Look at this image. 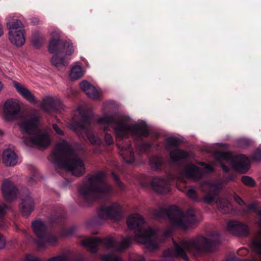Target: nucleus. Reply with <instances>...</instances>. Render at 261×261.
Wrapping results in <instances>:
<instances>
[{
  "label": "nucleus",
  "instance_id": "obj_1",
  "mask_svg": "<svg viewBox=\"0 0 261 261\" xmlns=\"http://www.w3.org/2000/svg\"><path fill=\"white\" fill-rule=\"evenodd\" d=\"M106 174L99 171L88 175V181L78 189L77 203L80 206L89 204L95 201L107 202L113 195V188L105 181Z\"/></svg>",
  "mask_w": 261,
  "mask_h": 261
},
{
  "label": "nucleus",
  "instance_id": "obj_2",
  "mask_svg": "<svg viewBox=\"0 0 261 261\" xmlns=\"http://www.w3.org/2000/svg\"><path fill=\"white\" fill-rule=\"evenodd\" d=\"M127 120L125 116H121L120 120H117L115 115L106 114L98 118L97 122L99 124H105L103 132L105 141L108 146L113 144L114 141L112 135L108 133L109 130V125L114 124V130L116 137L120 139L128 138L130 134L135 137L138 140H142V138H147L150 135L148 126L145 122L127 124L124 122Z\"/></svg>",
  "mask_w": 261,
  "mask_h": 261
},
{
  "label": "nucleus",
  "instance_id": "obj_3",
  "mask_svg": "<svg viewBox=\"0 0 261 261\" xmlns=\"http://www.w3.org/2000/svg\"><path fill=\"white\" fill-rule=\"evenodd\" d=\"M75 156L74 149L65 140L58 143L48 159L58 168L70 171L72 175L79 177L85 172L83 161Z\"/></svg>",
  "mask_w": 261,
  "mask_h": 261
},
{
  "label": "nucleus",
  "instance_id": "obj_4",
  "mask_svg": "<svg viewBox=\"0 0 261 261\" xmlns=\"http://www.w3.org/2000/svg\"><path fill=\"white\" fill-rule=\"evenodd\" d=\"M152 215L158 220L164 219L167 216L172 226L184 230L197 223L195 211L192 207L189 208L184 213L177 206L172 205L168 208L154 210Z\"/></svg>",
  "mask_w": 261,
  "mask_h": 261
},
{
  "label": "nucleus",
  "instance_id": "obj_5",
  "mask_svg": "<svg viewBox=\"0 0 261 261\" xmlns=\"http://www.w3.org/2000/svg\"><path fill=\"white\" fill-rule=\"evenodd\" d=\"M220 240L217 238L214 240L201 237L200 241L192 240L183 241L182 246H180L175 241L173 240V251L168 250L167 256L170 257H181L186 261H189V257L186 251L191 253L214 252L220 244Z\"/></svg>",
  "mask_w": 261,
  "mask_h": 261
},
{
  "label": "nucleus",
  "instance_id": "obj_6",
  "mask_svg": "<svg viewBox=\"0 0 261 261\" xmlns=\"http://www.w3.org/2000/svg\"><path fill=\"white\" fill-rule=\"evenodd\" d=\"M126 222L128 228L134 230L136 241L147 245L152 249L158 248L155 231L151 228L146 229L144 227L145 222L141 215H130L127 219Z\"/></svg>",
  "mask_w": 261,
  "mask_h": 261
},
{
  "label": "nucleus",
  "instance_id": "obj_7",
  "mask_svg": "<svg viewBox=\"0 0 261 261\" xmlns=\"http://www.w3.org/2000/svg\"><path fill=\"white\" fill-rule=\"evenodd\" d=\"M48 50L53 54L50 62L59 70H64L68 65L66 56L74 53L72 43L69 40H64L59 38L52 37L49 41Z\"/></svg>",
  "mask_w": 261,
  "mask_h": 261
},
{
  "label": "nucleus",
  "instance_id": "obj_8",
  "mask_svg": "<svg viewBox=\"0 0 261 261\" xmlns=\"http://www.w3.org/2000/svg\"><path fill=\"white\" fill-rule=\"evenodd\" d=\"M37 119L36 117L28 118L21 116L18 125L22 132L28 134L29 136L24 138L23 142L28 146L36 145L40 147H46L50 143L49 136L46 134H36L31 136L38 129Z\"/></svg>",
  "mask_w": 261,
  "mask_h": 261
},
{
  "label": "nucleus",
  "instance_id": "obj_9",
  "mask_svg": "<svg viewBox=\"0 0 261 261\" xmlns=\"http://www.w3.org/2000/svg\"><path fill=\"white\" fill-rule=\"evenodd\" d=\"M80 118L72 122L70 125L71 129L79 136H83L85 134L90 142L93 145H100L102 143L101 139L95 136L91 130V117L89 114L84 112H80Z\"/></svg>",
  "mask_w": 261,
  "mask_h": 261
},
{
  "label": "nucleus",
  "instance_id": "obj_10",
  "mask_svg": "<svg viewBox=\"0 0 261 261\" xmlns=\"http://www.w3.org/2000/svg\"><path fill=\"white\" fill-rule=\"evenodd\" d=\"M179 139L175 137H170L166 140L165 148L169 151V156L173 162L176 163L189 156V153L178 147Z\"/></svg>",
  "mask_w": 261,
  "mask_h": 261
},
{
  "label": "nucleus",
  "instance_id": "obj_11",
  "mask_svg": "<svg viewBox=\"0 0 261 261\" xmlns=\"http://www.w3.org/2000/svg\"><path fill=\"white\" fill-rule=\"evenodd\" d=\"M122 211L121 205L115 202L109 206H101L97 211V215L100 220L119 221L122 218Z\"/></svg>",
  "mask_w": 261,
  "mask_h": 261
},
{
  "label": "nucleus",
  "instance_id": "obj_12",
  "mask_svg": "<svg viewBox=\"0 0 261 261\" xmlns=\"http://www.w3.org/2000/svg\"><path fill=\"white\" fill-rule=\"evenodd\" d=\"M103 244L107 247H113L114 245V240L112 238H107L103 240L99 238L91 237L87 238L82 242V245L86 247L87 250L91 253H96L98 250L99 245Z\"/></svg>",
  "mask_w": 261,
  "mask_h": 261
},
{
  "label": "nucleus",
  "instance_id": "obj_13",
  "mask_svg": "<svg viewBox=\"0 0 261 261\" xmlns=\"http://www.w3.org/2000/svg\"><path fill=\"white\" fill-rule=\"evenodd\" d=\"M20 111L19 103L12 99L6 100L4 105V119L7 121L15 120Z\"/></svg>",
  "mask_w": 261,
  "mask_h": 261
},
{
  "label": "nucleus",
  "instance_id": "obj_14",
  "mask_svg": "<svg viewBox=\"0 0 261 261\" xmlns=\"http://www.w3.org/2000/svg\"><path fill=\"white\" fill-rule=\"evenodd\" d=\"M229 231L234 235L246 237L249 234V228L246 224L237 221H230L227 224Z\"/></svg>",
  "mask_w": 261,
  "mask_h": 261
},
{
  "label": "nucleus",
  "instance_id": "obj_15",
  "mask_svg": "<svg viewBox=\"0 0 261 261\" xmlns=\"http://www.w3.org/2000/svg\"><path fill=\"white\" fill-rule=\"evenodd\" d=\"M40 106L42 110L48 113L57 112L63 108L62 102L51 97L43 98Z\"/></svg>",
  "mask_w": 261,
  "mask_h": 261
},
{
  "label": "nucleus",
  "instance_id": "obj_16",
  "mask_svg": "<svg viewBox=\"0 0 261 261\" xmlns=\"http://www.w3.org/2000/svg\"><path fill=\"white\" fill-rule=\"evenodd\" d=\"M2 191L5 200L11 202L16 198L17 188L13 182L5 179L2 186Z\"/></svg>",
  "mask_w": 261,
  "mask_h": 261
},
{
  "label": "nucleus",
  "instance_id": "obj_17",
  "mask_svg": "<svg viewBox=\"0 0 261 261\" xmlns=\"http://www.w3.org/2000/svg\"><path fill=\"white\" fill-rule=\"evenodd\" d=\"M151 187L154 191L160 194H166L170 191V185L169 181L158 177L153 178L151 182Z\"/></svg>",
  "mask_w": 261,
  "mask_h": 261
},
{
  "label": "nucleus",
  "instance_id": "obj_18",
  "mask_svg": "<svg viewBox=\"0 0 261 261\" xmlns=\"http://www.w3.org/2000/svg\"><path fill=\"white\" fill-rule=\"evenodd\" d=\"M35 207L34 200L30 195H27L22 198L19 204V208L23 216L28 217L34 211Z\"/></svg>",
  "mask_w": 261,
  "mask_h": 261
},
{
  "label": "nucleus",
  "instance_id": "obj_19",
  "mask_svg": "<svg viewBox=\"0 0 261 261\" xmlns=\"http://www.w3.org/2000/svg\"><path fill=\"white\" fill-rule=\"evenodd\" d=\"M232 166L236 170L246 173L250 167L248 158L243 154L236 156L232 161Z\"/></svg>",
  "mask_w": 261,
  "mask_h": 261
},
{
  "label": "nucleus",
  "instance_id": "obj_20",
  "mask_svg": "<svg viewBox=\"0 0 261 261\" xmlns=\"http://www.w3.org/2000/svg\"><path fill=\"white\" fill-rule=\"evenodd\" d=\"M117 145L120 149V154L124 161L129 164L133 163L135 161V156L130 142L125 145L121 146L119 144Z\"/></svg>",
  "mask_w": 261,
  "mask_h": 261
},
{
  "label": "nucleus",
  "instance_id": "obj_21",
  "mask_svg": "<svg viewBox=\"0 0 261 261\" xmlns=\"http://www.w3.org/2000/svg\"><path fill=\"white\" fill-rule=\"evenodd\" d=\"M184 174L187 177L195 180H199L202 177V171L200 167L194 164L186 166L184 170Z\"/></svg>",
  "mask_w": 261,
  "mask_h": 261
},
{
  "label": "nucleus",
  "instance_id": "obj_22",
  "mask_svg": "<svg viewBox=\"0 0 261 261\" xmlns=\"http://www.w3.org/2000/svg\"><path fill=\"white\" fill-rule=\"evenodd\" d=\"M81 89L89 98L97 100L99 97V92L95 87L87 81H83L80 83Z\"/></svg>",
  "mask_w": 261,
  "mask_h": 261
},
{
  "label": "nucleus",
  "instance_id": "obj_23",
  "mask_svg": "<svg viewBox=\"0 0 261 261\" xmlns=\"http://www.w3.org/2000/svg\"><path fill=\"white\" fill-rule=\"evenodd\" d=\"M32 229L35 233L37 240L44 237L47 232V228L45 223L40 220H36L32 223Z\"/></svg>",
  "mask_w": 261,
  "mask_h": 261
},
{
  "label": "nucleus",
  "instance_id": "obj_24",
  "mask_svg": "<svg viewBox=\"0 0 261 261\" xmlns=\"http://www.w3.org/2000/svg\"><path fill=\"white\" fill-rule=\"evenodd\" d=\"M205 186L207 188L206 194L203 198V201L207 203H211L215 201L216 197L218 194L217 187L209 182H205L202 186Z\"/></svg>",
  "mask_w": 261,
  "mask_h": 261
},
{
  "label": "nucleus",
  "instance_id": "obj_25",
  "mask_svg": "<svg viewBox=\"0 0 261 261\" xmlns=\"http://www.w3.org/2000/svg\"><path fill=\"white\" fill-rule=\"evenodd\" d=\"M18 156L16 153L10 149L5 150L3 153V161L7 166H14L16 165Z\"/></svg>",
  "mask_w": 261,
  "mask_h": 261
},
{
  "label": "nucleus",
  "instance_id": "obj_26",
  "mask_svg": "<svg viewBox=\"0 0 261 261\" xmlns=\"http://www.w3.org/2000/svg\"><path fill=\"white\" fill-rule=\"evenodd\" d=\"M14 85L17 92L28 101L32 103H37L35 96L27 88L16 82L14 83Z\"/></svg>",
  "mask_w": 261,
  "mask_h": 261
},
{
  "label": "nucleus",
  "instance_id": "obj_27",
  "mask_svg": "<svg viewBox=\"0 0 261 261\" xmlns=\"http://www.w3.org/2000/svg\"><path fill=\"white\" fill-rule=\"evenodd\" d=\"M9 34L10 41L17 46H21L25 43L24 31L20 30L12 33H9Z\"/></svg>",
  "mask_w": 261,
  "mask_h": 261
},
{
  "label": "nucleus",
  "instance_id": "obj_28",
  "mask_svg": "<svg viewBox=\"0 0 261 261\" xmlns=\"http://www.w3.org/2000/svg\"><path fill=\"white\" fill-rule=\"evenodd\" d=\"M58 242V238L56 236L53 234H49L47 232L44 235V237L40 240H36V244L40 248H43L45 247L46 244L55 245Z\"/></svg>",
  "mask_w": 261,
  "mask_h": 261
},
{
  "label": "nucleus",
  "instance_id": "obj_29",
  "mask_svg": "<svg viewBox=\"0 0 261 261\" xmlns=\"http://www.w3.org/2000/svg\"><path fill=\"white\" fill-rule=\"evenodd\" d=\"M149 164L152 170L160 171L164 165V160L161 156L153 155L149 159Z\"/></svg>",
  "mask_w": 261,
  "mask_h": 261
},
{
  "label": "nucleus",
  "instance_id": "obj_30",
  "mask_svg": "<svg viewBox=\"0 0 261 261\" xmlns=\"http://www.w3.org/2000/svg\"><path fill=\"white\" fill-rule=\"evenodd\" d=\"M7 27L9 30V33H12L15 31H24L23 24L19 19H14L7 23Z\"/></svg>",
  "mask_w": 261,
  "mask_h": 261
},
{
  "label": "nucleus",
  "instance_id": "obj_31",
  "mask_svg": "<svg viewBox=\"0 0 261 261\" xmlns=\"http://www.w3.org/2000/svg\"><path fill=\"white\" fill-rule=\"evenodd\" d=\"M217 208L221 212L227 214L230 211V202L225 198H219L217 201Z\"/></svg>",
  "mask_w": 261,
  "mask_h": 261
},
{
  "label": "nucleus",
  "instance_id": "obj_32",
  "mask_svg": "<svg viewBox=\"0 0 261 261\" xmlns=\"http://www.w3.org/2000/svg\"><path fill=\"white\" fill-rule=\"evenodd\" d=\"M83 76V72L80 66L72 67L69 73V77L72 80H76Z\"/></svg>",
  "mask_w": 261,
  "mask_h": 261
},
{
  "label": "nucleus",
  "instance_id": "obj_33",
  "mask_svg": "<svg viewBox=\"0 0 261 261\" xmlns=\"http://www.w3.org/2000/svg\"><path fill=\"white\" fill-rule=\"evenodd\" d=\"M132 236H127L125 238H123L120 244L118 247V250L123 251L127 249L129 246L132 244Z\"/></svg>",
  "mask_w": 261,
  "mask_h": 261
},
{
  "label": "nucleus",
  "instance_id": "obj_34",
  "mask_svg": "<svg viewBox=\"0 0 261 261\" xmlns=\"http://www.w3.org/2000/svg\"><path fill=\"white\" fill-rule=\"evenodd\" d=\"M152 147V144L149 142H141L137 144V148L141 153L149 152Z\"/></svg>",
  "mask_w": 261,
  "mask_h": 261
},
{
  "label": "nucleus",
  "instance_id": "obj_35",
  "mask_svg": "<svg viewBox=\"0 0 261 261\" xmlns=\"http://www.w3.org/2000/svg\"><path fill=\"white\" fill-rule=\"evenodd\" d=\"M31 41L32 44L36 48H39L42 45L41 38L38 33H35L33 35Z\"/></svg>",
  "mask_w": 261,
  "mask_h": 261
},
{
  "label": "nucleus",
  "instance_id": "obj_36",
  "mask_svg": "<svg viewBox=\"0 0 261 261\" xmlns=\"http://www.w3.org/2000/svg\"><path fill=\"white\" fill-rule=\"evenodd\" d=\"M251 245L256 254L261 257V240L255 239L251 242Z\"/></svg>",
  "mask_w": 261,
  "mask_h": 261
},
{
  "label": "nucleus",
  "instance_id": "obj_37",
  "mask_svg": "<svg viewBox=\"0 0 261 261\" xmlns=\"http://www.w3.org/2000/svg\"><path fill=\"white\" fill-rule=\"evenodd\" d=\"M241 180L242 182L247 186L253 187L256 185L255 181L248 176H243Z\"/></svg>",
  "mask_w": 261,
  "mask_h": 261
},
{
  "label": "nucleus",
  "instance_id": "obj_38",
  "mask_svg": "<svg viewBox=\"0 0 261 261\" xmlns=\"http://www.w3.org/2000/svg\"><path fill=\"white\" fill-rule=\"evenodd\" d=\"M55 215L53 216V218L54 219L53 222L56 223L58 222V219L59 218H62L64 215L63 209L61 206H57L55 210Z\"/></svg>",
  "mask_w": 261,
  "mask_h": 261
},
{
  "label": "nucleus",
  "instance_id": "obj_39",
  "mask_svg": "<svg viewBox=\"0 0 261 261\" xmlns=\"http://www.w3.org/2000/svg\"><path fill=\"white\" fill-rule=\"evenodd\" d=\"M101 259L102 261H121L119 257L112 254H104Z\"/></svg>",
  "mask_w": 261,
  "mask_h": 261
},
{
  "label": "nucleus",
  "instance_id": "obj_40",
  "mask_svg": "<svg viewBox=\"0 0 261 261\" xmlns=\"http://www.w3.org/2000/svg\"><path fill=\"white\" fill-rule=\"evenodd\" d=\"M186 195L190 199L194 201H198L197 192L194 189H189L186 193Z\"/></svg>",
  "mask_w": 261,
  "mask_h": 261
},
{
  "label": "nucleus",
  "instance_id": "obj_41",
  "mask_svg": "<svg viewBox=\"0 0 261 261\" xmlns=\"http://www.w3.org/2000/svg\"><path fill=\"white\" fill-rule=\"evenodd\" d=\"M237 145L242 148H245L249 146L251 144V141L247 139H240L237 140Z\"/></svg>",
  "mask_w": 261,
  "mask_h": 261
},
{
  "label": "nucleus",
  "instance_id": "obj_42",
  "mask_svg": "<svg viewBox=\"0 0 261 261\" xmlns=\"http://www.w3.org/2000/svg\"><path fill=\"white\" fill-rule=\"evenodd\" d=\"M251 159L253 161L257 162L261 160V149H256L252 153Z\"/></svg>",
  "mask_w": 261,
  "mask_h": 261
},
{
  "label": "nucleus",
  "instance_id": "obj_43",
  "mask_svg": "<svg viewBox=\"0 0 261 261\" xmlns=\"http://www.w3.org/2000/svg\"><path fill=\"white\" fill-rule=\"evenodd\" d=\"M47 261H68V257L65 255H59L48 258Z\"/></svg>",
  "mask_w": 261,
  "mask_h": 261
},
{
  "label": "nucleus",
  "instance_id": "obj_44",
  "mask_svg": "<svg viewBox=\"0 0 261 261\" xmlns=\"http://www.w3.org/2000/svg\"><path fill=\"white\" fill-rule=\"evenodd\" d=\"M75 228L74 226H71L67 228H64L62 230V234L64 236H70L74 233Z\"/></svg>",
  "mask_w": 261,
  "mask_h": 261
},
{
  "label": "nucleus",
  "instance_id": "obj_45",
  "mask_svg": "<svg viewBox=\"0 0 261 261\" xmlns=\"http://www.w3.org/2000/svg\"><path fill=\"white\" fill-rule=\"evenodd\" d=\"M231 154L228 152H219L217 154V156L219 159L228 160L230 158Z\"/></svg>",
  "mask_w": 261,
  "mask_h": 261
},
{
  "label": "nucleus",
  "instance_id": "obj_46",
  "mask_svg": "<svg viewBox=\"0 0 261 261\" xmlns=\"http://www.w3.org/2000/svg\"><path fill=\"white\" fill-rule=\"evenodd\" d=\"M112 175L114 180L115 181L116 184L117 185V186L120 188L123 189L124 188V185H123V183L121 182V181L120 180L119 177L113 172L112 173Z\"/></svg>",
  "mask_w": 261,
  "mask_h": 261
},
{
  "label": "nucleus",
  "instance_id": "obj_47",
  "mask_svg": "<svg viewBox=\"0 0 261 261\" xmlns=\"http://www.w3.org/2000/svg\"><path fill=\"white\" fill-rule=\"evenodd\" d=\"M8 208V206L6 204H0V218H3L4 217Z\"/></svg>",
  "mask_w": 261,
  "mask_h": 261
},
{
  "label": "nucleus",
  "instance_id": "obj_48",
  "mask_svg": "<svg viewBox=\"0 0 261 261\" xmlns=\"http://www.w3.org/2000/svg\"><path fill=\"white\" fill-rule=\"evenodd\" d=\"M24 261H42L39 258L32 255L30 254H27L24 258Z\"/></svg>",
  "mask_w": 261,
  "mask_h": 261
},
{
  "label": "nucleus",
  "instance_id": "obj_49",
  "mask_svg": "<svg viewBox=\"0 0 261 261\" xmlns=\"http://www.w3.org/2000/svg\"><path fill=\"white\" fill-rule=\"evenodd\" d=\"M52 126L53 128L57 134L61 136H63L64 135V132L59 127L58 124L54 123L53 124Z\"/></svg>",
  "mask_w": 261,
  "mask_h": 261
},
{
  "label": "nucleus",
  "instance_id": "obj_50",
  "mask_svg": "<svg viewBox=\"0 0 261 261\" xmlns=\"http://www.w3.org/2000/svg\"><path fill=\"white\" fill-rule=\"evenodd\" d=\"M234 200L238 204H239L240 205H243L245 204L244 201H243L242 198L239 195H236L234 196Z\"/></svg>",
  "mask_w": 261,
  "mask_h": 261
},
{
  "label": "nucleus",
  "instance_id": "obj_51",
  "mask_svg": "<svg viewBox=\"0 0 261 261\" xmlns=\"http://www.w3.org/2000/svg\"><path fill=\"white\" fill-rule=\"evenodd\" d=\"M248 208L249 211H257V205L254 203H251L249 204L248 205Z\"/></svg>",
  "mask_w": 261,
  "mask_h": 261
},
{
  "label": "nucleus",
  "instance_id": "obj_52",
  "mask_svg": "<svg viewBox=\"0 0 261 261\" xmlns=\"http://www.w3.org/2000/svg\"><path fill=\"white\" fill-rule=\"evenodd\" d=\"M5 244L6 241L4 236L0 234V249L5 247Z\"/></svg>",
  "mask_w": 261,
  "mask_h": 261
},
{
  "label": "nucleus",
  "instance_id": "obj_53",
  "mask_svg": "<svg viewBox=\"0 0 261 261\" xmlns=\"http://www.w3.org/2000/svg\"><path fill=\"white\" fill-rule=\"evenodd\" d=\"M204 166H205V168L209 172H212V173L215 172V168L211 165L207 164H204Z\"/></svg>",
  "mask_w": 261,
  "mask_h": 261
},
{
  "label": "nucleus",
  "instance_id": "obj_54",
  "mask_svg": "<svg viewBox=\"0 0 261 261\" xmlns=\"http://www.w3.org/2000/svg\"><path fill=\"white\" fill-rule=\"evenodd\" d=\"M221 168H222V170L224 172L228 173L229 171V168L226 165H225L224 164H221Z\"/></svg>",
  "mask_w": 261,
  "mask_h": 261
},
{
  "label": "nucleus",
  "instance_id": "obj_55",
  "mask_svg": "<svg viewBox=\"0 0 261 261\" xmlns=\"http://www.w3.org/2000/svg\"><path fill=\"white\" fill-rule=\"evenodd\" d=\"M31 21L34 24H36L38 22V19L37 18H33L32 19Z\"/></svg>",
  "mask_w": 261,
  "mask_h": 261
},
{
  "label": "nucleus",
  "instance_id": "obj_56",
  "mask_svg": "<svg viewBox=\"0 0 261 261\" xmlns=\"http://www.w3.org/2000/svg\"><path fill=\"white\" fill-rule=\"evenodd\" d=\"M3 34V26L0 23V37Z\"/></svg>",
  "mask_w": 261,
  "mask_h": 261
},
{
  "label": "nucleus",
  "instance_id": "obj_57",
  "mask_svg": "<svg viewBox=\"0 0 261 261\" xmlns=\"http://www.w3.org/2000/svg\"><path fill=\"white\" fill-rule=\"evenodd\" d=\"M34 181V177H30L28 181L29 183L31 184L32 182H33Z\"/></svg>",
  "mask_w": 261,
  "mask_h": 261
},
{
  "label": "nucleus",
  "instance_id": "obj_58",
  "mask_svg": "<svg viewBox=\"0 0 261 261\" xmlns=\"http://www.w3.org/2000/svg\"><path fill=\"white\" fill-rule=\"evenodd\" d=\"M257 215L261 217V211H258L257 212Z\"/></svg>",
  "mask_w": 261,
  "mask_h": 261
},
{
  "label": "nucleus",
  "instance_id": "obj_59",
  "mask_svg": "<svg viewBox=\"0 0 261 261\" xmlns=\"http://www.w3.org/2000/svg\"><path fill=\"white\" fill-rule=\"evenodd\" d=\"M134 261H144V258H142L141 259H137V260H135Z\"/></svg>",
  "mask_w": 261,
  "mask_h": 261
},
{
  "label": "nucleus",
  "instance_id": "obj_60",
  "mask_svg": "<svg viewBox=\"0 0 261 261\" xmlns=\"http://www.w3.org/2000/svg\"><path fill=\"white\" fill-rule=\"evenodd\" d=\"M251 261H261V260H256V259H253V260H252Z\"/></svg>",
  "mask_w": 261,
  "mask_h": 261
},
{
  "label": "nucleus",
  "instance_id": "obj_61",
  "mask_svg": "<svg viewBox=\"0 0 261 261\" xmlns=\"http://www.w3.org/2000/svg\"><path fill=\"white\" fill-rule=\"evenodd\" d=\"M2 134L1 130L0 129V134Z\"/></svg>",
  "mask_w": 261,
  "mask_h": 261
}]
</instances>
